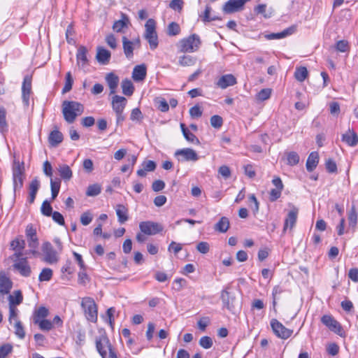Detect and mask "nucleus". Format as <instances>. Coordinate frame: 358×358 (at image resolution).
<instances>
[{
    "instance_id": "nucleus-5",
    "label": "nucleus",
    "mask_w": 358,
    "mask_h": 358,
    "mask_svg": "<svg viewBox=\"0 0 358 358\" xmlns=\"http://www.w3.org/2000/svg\"><path fill=\"white\" fill-rule=\"evenodd\" d=\"M81 306L87 320L92 322H96L97 321V306L94 299L91 297L83 298Z\"/></svg>"
},
{
    "instance_id": "nucleus-60",
    "label": "nucleus",
    "mask_w": 358,
    "mask_h": 358,
    "mask_svg": "<svg viewBox=\"0 0 358 358\" xmlns=\"http://www.w3.org/2000/svg\"><path fill=\"white\" fill-rule=\"evenodd\" d=\"M271 90L268 88L262 89L257 95V99L265 101L271 96Z\"/></svg>"
},
{
    "instance_id": "nucleus-40",
    "label": "nucleus",
    "mask_w": 358,
    "mask_h": 358,
    "mask_svg": "<svg viewBox=\"0 0 358 358\" xmlns=\"http://www.w3.org/2000/svg\"><path fill=\"white\" fill-rule=\"evenodd\" d=\"M128 22L129 20L125 16H123L122 20H119L114 22L113 29L116 32H121L124 28L127 27Z\"/></svg>"
},
{
    "instance_id": "nucleus-23",
    "label": "nucleus",
    "mask_w": 358,
    "mask_h": 358,
    "mask_svg": "<svg viewBox=\"0 0 358 358\" xmlns=\"http://www.w3.org/2000/svg\"><path fill=\"white\" fill-rule=\"evenodd\" d=\"M146 73V67L144 64L137 65L134 68L132 78L135 81H141L145 79Z\"/></svg>"
},
{
    "instance_id": "nucleus-61",
    "label": "nucleus",
    "mask_w": 358,
    "mask_h": 358,
    "mask_svg": "<svg viewBox=\"0 0 358 358\" xmlns=\"http://www.w3.org/2000/svg\"><path fill=\"white\" fill-rule=\"evenodd\" d=\"M325 166L329 173H334L337 172V165L333 159H327L326 161Z\"/></svg>"
},
{
    "instance_id": "nucleus-10",
    "label": "nucleus",
    "mask_w": 358,
    "mask_h": 358,
    "mask_svg": "<svg viewBox=\"0 0 358 358\" xmlns=\"http://www.w3.org/2000/svg\"><path fill=\"white\" fill-rule=\"evenodd\" d=\"M24 165L19 162H14L13 167V178L14 190L20 189L23 186Z\"/></svg>"
},
{
    "instance_id": "nucleus-37",
    "label": "nucleus",
    "mask_w": 358,
    "mask_h": 358,
    "mask_svg": "<svg viewBox=\"0 0 358 358\" xmlns=\"http://www.w3.org/2000/svg\"><path fill=\"white\" fill-rule=\"evenodd\" d=\"M181 130L182 131L183 136L185 138V139L192 143L194 144H199V141L198 138L192 132H190L187 128L185 127V125L184 124H180Z\"/></svg>"
},
{
    "instance_id": "nucleus-3",
    "label": "nucleus",
    "mask_w": 358,
    "mask_h": 358,
    "mask_svg": "<svg viewBox=\"0 0 358 358\" xmlns=\"http://www.w3.org/2000/svg\"><path fill=\"white\" fill-rule=\"evenodd\" d=\"M201 45V40L198 35L193 34L184 38L178 42V46L180 52H194L197 51Z\"/></svg>"
},
{
    "instance_id": "nucleus-52",
    "label": "nucleus",
    "mask_w": 358,
    "mask_h": 358,
    "mask_svg": "<svg viewBox=\"0 0 358 358\" xmlns=\"http://www.w3.org/2000/svg\"><path fill=\"white\" fill-rule=\"evenodd\" d=\"M41 213L47 217L51 216L52 214V208L49 201H44L41 208Z\"/></svg>"
},
{
    "instance_id": "nucleus-20",
    "label": "nucleus",
    "mask_w": 358,
    "mask_h": 358,
    "mask_svg": "<svg viewBox=\"0 0 358 358\" xmlns=\"http://www.w3.org/2000/svg\"><path fill=\"white\" fill-rule=\"evenodd\" d=\"M296 31V27L292 26L289 27L285 29H284L282 31L279 33H271L265 35V38L267 40H275V39H280L285 38L288 36L292 35L294 34Z\"/></svg>"
},
{
    "instance_id": "nucleus-31",
    "label": "nucleus",
    "mask_w": 358,
    "mask_h": 358,
    "mask_svg": "<svg viewBox=\"0 0 358 358\" xmlns=\"http://www.w3.org/2000/svg\"><path fill=\"white\" fill-rule=\"evenodd\" d=\"M62 141L63 135L59 131L53 130L51 131L48 137V141L52 146L56 147L62 143Z\"/></svg>"
},
{
    "instance_id": "nucleus-64",
    "label": "nucleus",
    "mask_w": 358,
    "mask_h": 358,
    "mask_svg": "<svg viewBox=\"0 0 358 358\" xmlns=\"http://www.w3.org/2000/svg\"><path fill=\"white\" fill-rule=\"evenodd\" d=\"M182 0H172L169 3V7L174 10L180 11L182 9Z\"/></svg>"
},
{
    "instance_id": "nucleus-47",
    "label": "nucleus",
    "mask_w": 358,
    "mask_h": 358,
    "mask_svg": "<svg viewBox=\"0 0 358 358\" xmlns=\"http://www.w3.org/2000/svg\"><path fill=\"white\" fill-rule=\"evenodd\" d=\"M287 164L296 165L299 162V156L296 152H289L287 154Z\"/></svg>"
},
{
    "instance_id": "nucleus-41",
    "label": "nucleus",
    "mask_w": 358,
    "mask_h": 358,
    "mask_svg": "<svg viewBox=\"0 0 358 358\" xmlns=\"http://www.w3.org/2000/svg\"><path fill=\"white\" fill-rule=\"evenodd\" d=\"M308 70L306 67L301 66L299 68H296L294 77L295 78L299 81L303 82L308 76Z\"/></svg>"
},
{
    "instance_id": "nucleus-11",
    "label": "nucleus",
    "mask_w": 358,
    "mask_h": 358,
    "mask_svg": "<svg viewBox=\"0 0 358 358\" xmlns=\"http://www.w3.org/2000/svg\"><path fill=\"white\" fill-rule=\"evenodd\" d=\"M271 326L275 336L282 339L289 338L293 333L292 330L286 328L276 319L271 320Z\"/></svg>"
},
{
    "instance_id": "nucleus-18",
    "label": "nucleus",
    "mask_w": 358,
    "mask_h": 358,
    "mask_svg": "<svg viewBox=\"0 0 358 358\" xmlns=\"http://www.w3.org/2000/svg\"><path fill=\"white\" fill-rule=\"evenodd\" d=\"M236 84V78L232 74H226L221 76L216 83L218 87L226 89Z\"/></svg>"
},
{
    "instance_id": "nucleus-46",
    "label": "nucleus",
    "mask_w": 358,
    "mask_h": 358,
    "mask_svg": "<svg viewBox=\"0 0 358 358\" xmlns=\"http://www.w3.org/2000/svg\"><path fill=\"white\" fill-rule=\"evenodd\" d=\"M155 101L157 106V108L162 112H167L169 110V106L168 102L165 100V99L158 97L155 100Z\"/></svg>"
},
{
    "instance_id": "nucleus-59",
    "label": "nucleus",
    "mask_w": 358,
    "mask_h": 358,
    "mask_svg": "<svg viewBox=\"0 0 358 358\" xmlns=\"http://www.w3.org/2000/svg\"><path fill=\"white\" fill-rule=\"evenodd\" d=\"M210 121L211 126L216 129L220 128L223 124L222 118L217 115H213Z\"/></svg>"
},
{
    "instance_id": "nucleus-48",
    "label": "nucleus",
    "mask_w": 358,
    "mask_h": 358,
    "mask_svg": "<svg viewBox=\"0 0 358 358\" xmlns=\"http://www.w3.org/2000/svg\"><path fill=\"white\" fill-rule=\"evenodd\" d=\"M50 187H51V192H52V199H55L59 192L60 188V181L58 180H54L51 178L50 180Z\"/></svg>"
},
{
    "instance_id": "nucleus-2",
    "label": "nucleus",
    "mask_w": 358,
    "mask_h": 358,
    "mask_svg": "<svg viewBox=\"0 0 358 358\" xmlns=\"http://www.w3.org/2000/svg\"><path fill=\"white\" fill-rule=\"evenodd\" d=\"M96 348L102 358H117L107 335L103 334L95 339Z\"/></svg>"
},
{
    "instance_id": "nucleus-6",
    "label": "nucleus",
    "mask_w": 358,
    "mask_h": 358,
    "mask_svg": "<svg viewBox=\"0 0 358 358\" xmlns=\"http://www.w3.org/2000/svg\"><path fill=\"white\" fill-rule=\"evenodd\" d=\"M22 252H15L13 255L14 262L13 268L17 270L22 276L28 277L31 275V267L27 260V258L21 257Z\"/></svg>"
},
{
    "instance_id": "nucleus-54",
    "label": "nucleus",
    "mask_w": 358,
    "mask_h": 358,
    "mask_svg": "<svg viewBox=\"0 0 358 358\" xmlns=\"http://www.w3.org/2000/svg\"><path fill=\"white\" fill-rule=\"evenodd\" d=\"M13 351V346L10 343H6L0 347V358H6Z\"/></svg>"
},
{
    "instance_id": "nucleus-62",
    "label": "nucleus",
    "mask_w": 358,
    "mask_h": 358,
    "mask_svg": "<svg viewBox=\"0 0 358 358\" xmlns=\"http://www.w3.org/2000/svg\"><path fill=\"white\" fill-rule=\"evenodd\" d=\"M130 119L132 121H136V120L139 121L143 119V115L139 108H136L131 110V113L130 115Z\"/></svg>"
},
{
    "instance_id": "nucleus-14",
    "label": "nucleus",
    "mask_w": 358,
    "mask_h": 358,
    "mask_svg": "<svg viewBox=\"0 0 358 358\" xmlns=\"http://www.w3.org/2000/svg\"><path fill=\"white\" fill-rule=\"evenodd\" d=\"M31 94V77L26 76L22 85V99L24 106L27 108L29 106L30 96Z\"/></svg>"
},
{
    "instance_id": "nucleus-55",
    "label": "nucleus",
    "mask_w": 358,
    "mask_h": 358,
    "mask_svg": "<svg viewBox=\"0 0 358 358\" xmlns=\"http://www.w3.org/2000/svg\"><path fill=\"white\" fill-rule=\"evenodd\" d=\"M199 345L204 349H209L213 345V340L209 336H203L199 340Z\"/></svg>"
},
{
    "instance_id": "nucleus-1",
    "label": "nucleus",
    "mask_w": 358,
    "mask_h": 358,
    "mask_svg": "<svg viewBox=\"0 0 358 358\" xmlns=\"http://www.w3.org/2000/svg\"><path fill=\"white\" fill-rule=\"evenodd\" d=\"M84 112V106L74 101H64L62 103V113L68 123H73L76 117Z\"/></svg>"
},
{
    "instance_id": "nucleus-58",
    "label": "nucleus",
    "mask_w": 358,
    "mask_h": 358,
    "mask_svg": "<svg viewBox=\"0 0 358 358\" xmlns=\"http://www.w3.org/2000/svg\"><path fill=\"white\" fill-rule=\"evenodd\" d=\"M35 324H38L39 328L43 331H50L52 328V323L46 319L40 320L39 322H36Z\"/></svg>"
},
{
    "instance_id": "nucleus-63",
    "label": "nucleus",
    "mask_w": 358,
    "mask_h": 358,
    "mask_svg": "<svg viewBox=\"0 0 358 358\" xmlns=\"http://www.w3.org/2000/svg\"><path fill=\"white\" fill-rule=\"evenodd\" d=\"M51 216L52 217V220L61 226H63L64 224V218L60 213L55 211L52 213Z\"/></svg>"
},
{
    "instance_id": "nucleus-27",
    "label": "nucleus",
    "mask_w": 358,
    "mask_h": 358,
    "mask_svg": "<svg viewBox=\"0 0 358 358\" xmlns=\"http://www.w3.org/2000/svg\"><path fill=\"white\" fill-rule=\"evenodd\" d=\"M40 187V182L36 179H34L29 184V195L28 197V201L29 203H34L37 192Z\"/></svg>"
},
{
    "instance_id": "nucleus-45",
    "label": "nucleus",
    "mask_w": 358,
    "mask_h": 358,
    "mask_svg": "<svg viewBox=\"0 0 358 358\" xmlns=\"http://www.w3.org/2000/svg\"><path fill=\"white\" fill-rule=\"evenodd\" d=\"M180 32V28L178 23L172 22H171L167 28V34L173 36L178 35Z\"/></svg>"
},
{
    "instance_id": "nucleus-43",
    "label": "nucleus",
    "mask_w": 358,
    "mask_h": 358,
    "mask_svg": "<svg viewBox=\"0 0 358 358\" xmlns=\"http://www.w3.org/2000/svg\"><path fill=\"white\" fill-rule=\"evenodd\" d=\"M10 246L17 251L16 252H21L25 247V241L23 239L16 238L11 242Z\"/></svg>"
},
{
    "instance_id": "nucleus-56",
    "label": "nucleus",
    "mask_w": 358,
    "mask_h": 358,
    "mask_svg": "<svg viewBox=\"0 0 358 358\" xmlns=\"http://www.w3.org/2000/svg\"><path fill=\"white\" fill-rule=\"evenodd\" d=\"M348 221L349 225L351 227H355L357 224V213L354 207L352 208L350 211L348 213Z\"/></svg>"
},
{
    "instance_id": "nucleus-42",
    "label": "nucleus",
    "mask_w": 358,
    "mask_h": 358,
    "mask_svg": "<svg viewBox=\"0 0 358 358\" xmlns=\"http://www.w3.org/2000/svg\"><path fill=\"white\" fill-rule=\"evenodd\" d=\"M52 270L50 268H44L38 275V280L41 282L49 281L52 277Z\"/></svg>"
},
{
    "instance_id": "nucleus-25",
    "label": "nucleus",
    "mask_w": 358,
    "mask_h": 358,
    "mask_svg": "<svg viewBox=\"0 0 358 358\" xmlns=\"http://www.w3.org/2000/svg\"><path fill=\"white\" fill-rule=\"evenodd\" d=\"M115 212L120 223L123 224L128 220V209L126 206L122 204H117L115 206Z\"/></svg>"
},
{
    "instance_id": "nucleus-26",
    "label": "nucleus",
    "mask_w": 358,
    "mask_h": 358,
    "mask_svg": "<svg viewBox=\"0 0 358 358\" xmlns=\"http://www.w3.org/2000/svg\"><path fill=\"white\" fill-rule=\"evenodd\" d=\"M342 141L350 146H355L358 143V136L354 131L349 129L343 134Z\"/></svg>"
},
{
    "instance_id": "nucleus-29",
    "label": "nucleus",
    "mask_w": 358,
    "mask_h": 358,
    "mask_svg": "<svg viewBox=\"0 0 358 358\" xmlns=\"http://www.w3.org/2000/svg\"><path fill=\"white\" fill-rule=\"evenodd\" d=\"M57 171L61 178L64 180H69L73 176V173L69 166L66 164H59Z\"/></svg>"
},
{
    "instance_id": "nucleus-32",
    "label": "nucleus",
    "mask_w": 358,
    "mask_h": 358,
    "mask_svg": "<svg viewBox=\"0 0 358 358\" xmlns=\"http://www.w3.org/2000/svg\"><path fill=\"white\" fill-rule=\"evenodd\" d=\"M49 311L48 310L44 307L41 306L38 309L35 310L33 315V321L34 323L39 322L40 320L45 319V317L48 315Z\"/></svg>"
},
{
    "instance_id": "nucleus-57",
    "label": "nucleus",
    "mask_w": 358,
    "mask_h": 358,
    "mask_svg": "<svg viewBox=\"0 0 358 358\" xmlns=\"http://www.w3.org/2000/svg\"><path fill=\"white\" fill-rule=\"evenodd\" d=\"M101 192V187L99 185L95 184L90 185L87 190V195L90 196H94L98 195Z\"/></svg>"
},
{
    "instance_id": "nucleus-39",
    "label": "nucleus",
    "mask_w": 358,
    "mask_h": 358,
    "mask_svg": "<svg viewBox=\"0 0 358 358\" xmlns=\"http://www.w3.org/2000/svg\"><path fill=\"white\" fill-rule=\"evenodd\" d=\"M122 92L126 96H131L134 93V85L129 79H125L122 82Z\"/></svg>"
},
{
    "instance_id": "nucleus-33",
    "label": "nucleus",
    "mask_w": 358,
    "mask_h": 358,
    "mask_svg": "<svg viewBox=\"0 0 358 358\" xmlns=\"http://www.w3.org/2000/svg\"><path fill=\"white\" fill-rule=\"evenodd\" d=\"M255 12L262 15L265 18H270L273 15L274 10L272 8L267 9L266 4H259L255 8Z\"/></svg>"
},
{
    "instance_id": "nucleus-35",
    "label": "nucleus",
    "mask_w": 358,
    "mask_h": 358,
    "mask_svg": "<svg viewBox=\"0 0 358 358\" xmlns=\"http://www.w3.org/2000/svg\"><path fill=\"white\" fill-rule=\"evenodd\" d=\"M23 300L22 292L20 290L14 291L13 294L8 296L9 306H16L20 305Z\"/></svg>"
},
{
    "instance_id": "nucleus-17",
    "label": "nucleus",
    "mask_w": 358,
    "mask_h": 358,
    "mask_svg": "<svg viewBox=\"0 0 358 358\" xmlns=\"http://www.w3.org/2000/svg\"><path fill=\"white\" fill-rule=\"evenodd\" d=\"M13 287L12 281L8 278L4 271L0 272V294H8Z\"/></svg>"
},
{
    "instance_id": "nucleus-28",
    "label": "nucleus",
    "mask_w": 358,
    "mask_h": 358,
    "mask_svg": "<svg viewBox=\"0 0 358 358\" xmlns=\"http://www.w3.org/2000/svg\"><path fill=\"white\" fill-rule=\"evenodd\" d=\"M96 58L99 63L106 64L110 58V52L103 48H98Z\"/></svg>"
},
{
    "instance_id": "nucleus-7",
    "label": "nucleus",
    "mask_w": 358,
    "mask_h": 358,
    "mask_svg": "<svg viewBox=\"0 0 358 358\" xmlns=\"http://www.w3.org/2000/svg\"><path fill=\"white\" fill-rule=\"evenodd\" d=\"M139 229L143 234L148 236H152L162 231L164 227L158 222L143 221L140 222Z\"/></svg>"
},
{
    "instance_id": "nucleus-21",
    "label": "nucleus",
    "mask_w": 358,
    "mask_h": 358,
    "mask_svg": "<svg viewBox=\"0 0 358 358\" xmlns=\"http://www.w3.org/2000/svg\"><path fill=\"white\" fill-rule=\"evenodd\" d=\"M298 210L296 208H294L289 212L285 220L283 232L285 233L287 229H292L297 219Z\"/></svg>"
},
{
    "instance_id": "nucleus-36",
    "label": "nucleus",
    "mask_w": 358,
    "mask_h": 358,
    "mask_svg": "<svg viewBox=\"0 0 358 358\" xmlns=\"http://www.w3.org/2000/svg\"><path fill=\"white\" fill-rule=\"evenodd\" d=\"M221 299L225 308L231 310L233 308L234 298L227 290H223L221 293Z\"/></svg>"
},
{
    "instance_id": "nucleus-9",
    "label": "nucleus",
    "mask_w": 358,
    "mask_h": 358,
    "mask_svg": "<svg viewBox=\"0 0 358 358\" xmlns=\"http://www.w3.org/2000/svg\"><path fill=\"white\" fill-rule=\"evenodd\" d=\"M321 322L331 331H334L341 337H345V332L343 331L341 325L331 315H323L321 318Z\"/></svg>"
},
{
    "instance_id": "nucleus-24",
    "label": "nucleus",
    "mask_w": 358,
    "mask_h": 358,
    "mask_svg": "<svg viewBox=\"0 0 358 358\" xmlns=\"http://www.w3.org/2000/svg\"><path fill=\"white\" fill-rule=\"evenodd\" d=\"M319 162V155L317 152H312L306 161V169L308 172H312L317 166Z\"/></svg>"
},
{
    "instance_id": "nucleus-30",
    "label": "nucleus",
    "mask_w": 358,
    "mask_h": 358,
    "mask_svg": "<svg viewBox=\"0 0 358 358\" xmlns=\"http://www.w3.org/2000/svg\"><path fill=\"white\" fill-rule=\"evenodd\" d=\"M87 50L85 46H80L78 49L76 54L77 63L78 65L81 64L83 66L87 64L88 59L87 57Z\"/></svg>"
},
{
    "instance_id": "nucleus-15",
    "label": "nucleus",
    "mask_w": 358,
    "mask_h": 358,
    "mask_svg": "<svg viewBox=\"0 0 358 358\" xmlns=\"http://www.w3.org/2000/svg\"><path fill=\"white\" fill-rule=\"evenodd\" d=\"M141 41L139 38H136L134 41H129L126 36L122 37V45L124 53L127 58L130 59L134 55V49L135 47H140Z\"/></svg>"
},
{
    "instance_id": "nucleus-50",
    "label": "nucleus",
    "mask_w": 358,
    "mask_h": 358,
    "mask_svg": "<svg viewBox=\"0 0 358 358\" xmlns=\"http://www.w3.org/2000/svg\"><path fill=\"white\" fill-rule=\"evenodd\" d=\"M0 130L2 133L8 130V124L6 120V111L3 108H0Z\"/></svg>"
},
{
    "instance_id": "nucleus-4",
    "label": "nucleus",
    "mask_w": 358,
    "mask_h": 358,
    "mask_svg": "<svg viewBox=\"0 0 358 358\" xmlns=\"http://www.w3.org/2000/svg\"><path fill=\"white\" fill-rule=\"evenodd\" d=\"M145 39L148 41L151 50H155L159 45L157 33L156 31V22L153 19H149L145 24Z\"/></svg>"
},
{
    "instance_id": "nucleus-12",
    "label": "nucleus",
    "mask_w": 358,
    "mask_h": 358,
    "mask_svg": "<svg viewBox=\"0 0 358 358\" xmlns=\"http://www.w3.org/2000/svg\"><path fill=\"white\" fill-rule=\"evenodd\" d=\"M174 155L180 162H196L199 159L196 151L191 148L177 150Z\"/></svg>"
},
{
    "instance_id": "nucleus-38",
    "label": "nucleus",
    "mask_w": 358,
    "mask_h": 358,
    "mask_svg": "<svg viewBox=\"0 0 358 358\" xmlns=\"http://www.w3.org/2000/svg\"><path fill=\"white\" fill-rule=\"evenodd\" d=\"M196 59L191 55H182L178 59V64L181 66H191L195 64Z\"/></svg>"
},
{
    "instance_id": "nucleus-22",
    "label": "nucleus",
    "mask_w": 358,
    "mask_h": 358,
    "mask_svg": "<svg viewBox=\"0 0 358 358\" xmlns=\"http://www.w3.org/2000/svg\"><path fill=\"white\" fill-rule=\"evenodd\" d=\"M106 81L110 88V94H115L119 83L118 76L113 73H109L106 76Z\"/></svg>"
},
{
    "instance_id": "nucleus-8",
    "label": "nucleus",
    "mask_w": 358,
    "mask_h": 358,
    "mask_svg": "<svg viewBox=\"0 0 358 358\" xmlns=\"http://www.w3.org/2000/svg\"><path fill=\"white\" fill-rule=\"evenodd\" d=\"M42 251L43 253V260L49 264H54L59 261V256L57 251L53 248L49 242H45L42 245Z\"/></svg>"
},
{
    "instance_id": "nucleus-16",
    "label": "nucleus",
    "mask_w": 358,
    "mask_h": 358,
    "mask_svg": "<svg viewBox=\"0 0 358 358\" xmlns=\"http://www.w3.org/2000/svg\"><path fill=\"white\" fill-rule=\"evenodd\" d=\"M272 183L275 186V188L271 189L269 199L271 201L273 202L280 197L284 186L279 177L274 178L272 180Z\"/></svg>"
},
{
    "instance_id": "nucleus-49",
    "label": "nucleus",
    "mask_w": 358,
    "mask_h": 358,
    "mask_svg": "<svg viewBox=\"0 0 358 358\" xmlns=\"http://www.w3.org/2000/svg\"><path fill=\"white\" fill-rule=\"evenodd\" d=\"M73 83V80L71 72L66 73L65 85L62 89V94H66L72 89Z\"/></svg>"
},
{
    "instance_id": "nucleus-34",
    "label": "nucleus",
    "mask_w": 358,
    "mask_h": 358,
    "mask_svg": "<svg viewBox=\"0 0 358 358\" xmlns=\"http://www.w3.org/2000/svg\"><path fill=\"white\" fill-rule=\"evenodd\" d=\"M229 220L226 217H222L219 222L215 225L214 229L220 233H225L229 228Z\"/></svg>"
},
{
    "instance_id": "nucleus-53",
    "label": "nucleus",
    "mask_w": 358,
    "mask_h": 358,
    "mask_svg": "<svg viewBox=\"0 0 358 358\" xmlns=\"http://www.w3.org/2000/svg\"><path fill=\"white\" fill-rule=\"evenodd\" d=\"M15 334L20 339H23L25 337V332L24 327L20 321H16L14 325Z\"/></svg>"
},
{
    "instance_id": "nucleus-19",
    "label": "nucleus",
    "mask_w": 358,
    "mask_h": 358,
    "mask_svg": "<svg viewBox=\"0 0 358 358\" xmlns=\"http://www.w3.org/2000/svg\"><path fill=\"white\" fill-rule=\"evenodd\" d=\"M127 101L124 96L115 95L112 99V108L115 113L124 112Z\"/></svg>"
},
{
    "instance_id": "nucleus-44",
    "label": "nucleus",
    "mask_w": 358,
    "mask_h": 358,
    "mask_svg": "<svg viewBox=\"0 0 358 358\" xmlns=\"http://www.w3.org/2000/svg\"><path fill=\"white\" fill-rule=\"evenodd\" d=\"M335 48L341 52H347L350 50V45L348 41L341 40L336 42Z\"/></svg>"
},
{
    "instance_id": "nucleus-13",
    "label": "nucleus",
    "mask_w": 358,
    "mask_h": 358,
    "mask_svg": "<svg viewBox=\"0 0 358 358\" xmlns=\"http://www.w3.org/2000/svg\"><path fill=\"white\" fill-rule=\"evenodd\" d=\"M26 236L27 238L29 247L31 248V252L36 254V249L38 245V239L36 236V230L32 224H28L26 227Z\"/></svg>"
},
{
    "instance_id": "nucleus-51",
    "label": "nucleus",
    "mask_w": 358,
    "mask_h": 358,
    "mask_svg": "<svg viewBox=\"0 0 358 358\" xmlns=\"http://www.w3.org/2000/svg\"><path fill=\"white\" fill-rule=\"evenodd\" d=\"M93 220V215L90 211H85L80 215V222L83 225L87 226L91 223Z\"/></svg>"
}]
</instances>
